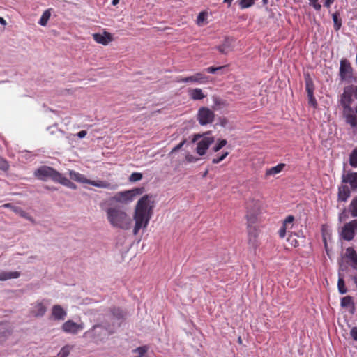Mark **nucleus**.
Listing matches in <instances>:
<instances>
[{
  "mask_svg": "<svg viewBox=\"0 0 357 357\" xmlns=\"http://www.w3.org/2000/svg\"><path fill=\"white\" fill-rule=\"evenodd\" d=\"M124 318V313L119 307H113L110 310V313L107 314L104 321H107L108 324H116V328L120 326V321Z\"/></svg>",
  "mask_w": 357,
  "mask_h": 357,
  "instance_id": "nucleus-11",
  "label": "nucleus"
},
{
  "mask_svg": "<svg viewBox=\"0 0 357 357\" xmlns=\"http://www.w3.org/2000/svg\"><path fill=\"white\" fill-rule=\"evenodd\" d=\"M341 307L343 308L351 307L352 310L354 309V303L352 296H347L341 299Z\"/></svg>",
  "mask_w": 357,
  "mask_h": 357,
  "instance_id": "nucleus-29",
  "label": "nucleus"
},
{
  "mask_svg": "<svg viewBox=\"0 0 357 357\" xmlns=\"http://www.w3.org/2000/svg\"><path fill=\"white\" fill-rule=\"evenodd\" d=\"M232 1H233V0H224V2L227 3L229 6H231Z\"/></svg>",
  "mask_w": 357,
  "mask_h": 357,
  "instance_id": "nucleus-57",
  "label": "nucleus"
},
{
  "mask_svg": "<svg viewBox=\"0 0 357 357\" xmlns=\"http://www.w3.org/2000/svg\"><path fill=\"white\" fill-rule=\"evenodd\" d=\"M187 140L185 139H183L181 142H180L178 145H176L175 147H174L171 152H170V154L178 151L179 149H181L183 146L184 144L186 143Z\"/></svg>",
  "mask_w": 357,
  "mask_h": 357,
  "instance_id": "nucleus-48",
  "label": "nucleus"
},
{
  "mask_svg": "<svg viewBox=\"0 0 357 357\" xmlns=\"http://www.w3.org/2000/svg\"><path fill=\"white\" fill-rule=\"evenodd\" d=\"M342 182L349 183L352 190L357 189V172H347L342 176Z\"/></svg>",
  "mask_w": 357,
  "mask_h": 357,
  "instance_id": "nucleus-17",
  "label": "nucleus"
},
{
  "mask_svg": "<svg viewBox=\"0 0 357 357\" xmlns=\"http://www.w3.org/2000/svg\"><path fill=\"white\" fill-rule=\"evenodd\" d=\"M119 0H112V3L113 6H116L119 3Z\"/></svg>",
  "mask_w": 357,
  "mask_h": 357,
  "instance_id": "nucleus-58",
  "label": "nucleus"
},
{
  "mask_svg": "<svg viewBox=\"0 0 357 357\" xmlns=\"http://www.w3.org/2000/svg\"><path fill=\"white\" fill-rule=\"evenodd\" d=\"M214 142L213 137H203L200 141L198 142L196 148V151L199 155H204L207 149L209 148L211 144Z\"/></svg>",
  "mask_w": 357,
  "mask_h": 357,
  "instance_id": "nucleus-16",
  "label": "nucleus"
},
{
  "mask_svg": "<svg viewBox=\"0 0 357 357\" xmlns=\"http://www.w3.org/2000/svg\"><path fill=\"white\" fill-rule=\"evenodd\" d=\"M285 164L280 163L278 165L267 169L265 174L266 178H268L269 176H273L279 174L283 170Z\"/></svg>",
  "mask_w": 357,
  "mask_h": 357,
  "instance_id": "nucleus-28",
  "label": "nucleus"
},
{
  "mask_svg": "<svg viewBox=\"0 0 357 357\" xmlns=\"http://www.w3.org/2000/svg\"><path fill=\"white\" fill-rule=\"evenodd\" d=\"M350 335L354 340L357 341V327H354L351 329Z\"/></svg>",
  "mask_w": 357,
  "mask_h": 357,
  "instance_id": "nucleus-51",
  "label": "nucleus"
},
{
  "mask_svg": "<svg viewBox=\"0 0 357 357\" xmlns=\"http://www.w3.org/2000/svg\"><path fill=\"white\" fill-rule=\"evenodd\" d=\"M52 317L54 320H64L67 316V312L60 305H54L52 308Z\"/></svg>",
  "mask_w": 357,
  "mask_h": 357,
  "instance_id": "nucleus-19",
  "label": "nucleus"
},
{
  "mask_svg": "<svg viewBox=\"0 0 357 357\" xmlns=\"http://www.w3.org/2000/svg\"><path fill=\"white\" fill-rule=\"evenodd\" d=\"M351 195V191L346 185H342L338 188V200L346 202Z\"/></svg>",
  "mask_w": 357,
  "mask_h": 357,
  "instance_id": "nucleus-22",
  "label": "nucleus"
},
{
  "mask_svg": "<svg viewBox=\"0 0 357 357\" xmlns=\"http://www.w3.org/2000/svg\"><path fill=\"white\" fill-rule=\"evenodd\" d=\"M215 118L214 112L209 108L202 107L199 109L197 113V120L200 125L205 126L213 123Z\"/></svg>",
  "mask_w": 357,
  "mask_h": 357,
  "instance_id": "nucleus-10",
  "label": "nucleus"
},
{
  "mask_svg": "<svg viewBox=\"0 0 357 357\" xmlns=\"http://www.w3.org/2000/svg\"><path fill=\"white\" fill-rule=\"evenodd\" d=\"M9 169L8 162L0 156V169L7 171Z\"/></svg>",
  "mask_w": 357,
  "mask_h": 357,
  "instance_id": "nucleus-43",
  "label": "nucleus"
},
{
  "mask_svg": "<svg viewBox=\"0 0 357 357\" xmlns=\"http://www.w3.org/2000/svg\"><path fill=\"white\" fill-rule=\"evenodd\" d=\"M261 202L259 199L250 198L245 203L246 218L250 224L255 223L261 209Z\"/></svg>",
  "mask_w": 357,
  "mask_h": 357,
  "instance_id": "nucleus-7",
  "label": "nucleus"
},
{
  "mask_svg": "<svg viewBox=\"0 0 357 357\" xmlns=\"http://www.w3.org/2000/svg\"><path fill=\"white\" fill-rule=\"evenodd\" d=\"M3 207L5 208H10L13 211H14L15 213L17 214H19L20 216L22 217H24V218H28L29 219V218H28L26 215H27V213L24 211L22 210V208L20 207H18V206H13L11 204L8 203V204H5L3 205Z\"/></svg>",
  "mask_w": 357,
  "mask_h": 357,
  "instance_id": "nucleus-30",
  "label": "nucleus"
},
{
  "mask_svg": "<svg viewBox=\"0 0 357 357\" xmlns=\"http://www.w3.org/2000/svg\"><path fill=\"white\" fill-rule=\"evenodd\" d=\"M352 280L354 281V282L356 284V287L357 288V275H354L352 277Z\"/></svg>",
  "mask_w": 357,
  "mask_h": 357,
  "instance_id": "nucleus-56",
  "label": "nucleus"
},
{
  "mask_svg": "<svg viewBox=\"0 0 357 357\" xmlns=\"http://www.w3.org/2000/svg\"><path fill=\"white\" fill-rule=\"evenodd\" d=\"M345 256L350 259L351 262V267L354 269L357 270V254L354 249L352 248H347L346 249Z\"/></svg>",
  "mask_w": 357,
  "mask_h": 357,
  "instance_id": "nucleus-24",
  "label": "nucleus"
},
{
  "mask_svg": "<svg viewBox=\"0 0 357 357\" xmlns=\"http://www.w3.org/2000/svg\"><path fill=\"white\" fill-rule=\"evenodd\" d=\"M238 342L241 343V337H238Z\"/></svg>",
  "mask_w": 357,
  "mask_h": 357,
  "instance_id": "nucleus-64",
  "label": "nucleus"
},
{
  "mask_svg": "<svg viewBox=\"0 0 357 357\" xmlns=\"http://www.w3.org/2000/svg\"><path fill=\"white\" fill-rule=\"evenodd\" d=\"M357 229V219L346 223L342 229L341 236L344 240L351 241L355 236V230Z\"/></svg>",
  "mask_w": 357,
  "mask_h": 357,
  "instance_id": "nucleus-12",
  "label": "nucleus"
},
{
  "mask_svg": "<svg viewBox=\"0 0 357 357\" xmlns=\"http://www.w3.org/2000/svg\"><path fill=\"white\" fill-rule=\"evenodd\" d=\"M333 26L335 31H339L342 26V19L339 12H335L332 15Z\"/></svg>",
  "mask_w": 357,
  "mask_h": 357,
  "instance_id": "nucleus-31",
  "label": "nucleus"
},
{
  "mask_svg": "<svg viewBox=\"0 0 357 357\" xmlns=\"http://www.w3.org/2000/svg\"><path fill=\"white\" fill-rule=\"evenodd\" d=\"M86 134L87 132L86 130H82L77 134V136L79 138H84L86 135Z\"/></svg>",
  "mask_w": 357,
  "mask_h": 357,
  "instance_id": "nucleus-52",
  "label": "nucleus"
},
{
  "mask_svg": "<svg viewBox=\"0 0 357 357\" xmlns=\"http://www.w3.org/2000/svg\"><path fill=\"white\" fill-rule=\"evenodd\" d=\"M51 16L50 9H47L43 12L40 20L39 24L41 26H46L50 17Z\"/></svg>",
  "mask_w": 357,
  "mask_h": 357,
  "instance_id": "nucleus-34",
  "label": "nucleus"
},
{
  "mask_svg": "<svg viewBox=\"0 0 357 357\" xmlns=\"http://www.w3.org/2000/svg\"><path fill=\"white\" fill-rule=\"evenodd\" d=\"M229 153L227 151L224 152L220 156H217L212 160V162L213 164H218L220 162L222 161L227 155Z\"/></svg>",
  "mask_w": 357,
  "mask_h": 357,
  "instance_id": "nucleus-42",
  "label": "nucleus"
},
{
  "mask_svg": "<svg viewBox=\"0 0 357 357\" xmlns=\"http://www.w3.org/2000/svg\"><path fill=\"white\" fill-rule=\"evenodd\" d=\"M207 14L205 12H201L197 18V23L198 25H201L206 19Z\"/></svg>",
  "mask_w": 357,
  "mask_h": 357,
  "instance_id": "nucleus-46",
  "label": "nucleus"
},
{
  "mask_svg": "<svg viewBox=\"0 0 357 357\" xmlns=\"http://www.w3.org/2000/svg\"><path fill=\"white\" fill-rule=\"evenodd\" d=\"M268 0H262V3L264 5H266L268 3Z\"/></svg>",
  "mask_w": 357,
  "mask_h": 357,
  "instance_id": "nucleus-60",
  "label": "nucleus"
},
{
  "mask_svg": "<svg viewBox=\"0 0 357 357\" xmlns=\"http://www.w3.org/2000/svg\"><path fill=\"white\" fill-rule=\"evenodd\" d=\"M353 97L357 99V85H348L344 87L343 93L340 96V104L342 107V116L345 122L351 128L357 127V116L354 114L351 104Z\"/></svg>",
  "mask_w": 357,
  "mask_h": 357,
  "instance_id": "nucleus-2",
  "label": "nucleus"
},
{
  "mask_svg": "<svg viewBox=\"0 0 357 357\" xmlns=\"http://www.w3.org/2000/svg\"><path fill=\"white\" fill-rule=\"evenodd\" d=\"M13 330L11 326L5 323L0 324V345H3L4 342L11 335Z\"/></svg>",
  "mask_w": 357,
  "mask_h": 357,
  "instance_id": "nucleus-18",
  "label": "nucleus"
},
{
  "mask_svg": "<svg viewBox=\"0 0 357 357\" xmlns=\"http://www.w3.org/2000/svg\"><path fill=\"white\" fill-rule=\"evenodd\" d=\"M71 349V347L69 345H66L63 347L56 357H68L70 354V351Z\"/></svg>",
  "mask_w": 357,
  "mask_h": 357,
  "instance_id": "nucleus-37",
  "label": "nucleus"
},
{
  "mask_svg": "<svg viewBox=\"0 0 357 357\" xmlns=\"http://www.w3.org/2000/svg\"><path fill=\"white\" fill-rule=\"evenodd\" d=\"M349 165L352 167H357V148H355L349 155Z\"/></svg>",
  "mask_w": 357,
  "mask_h": 357,
  "instance_id": "nucleus-35",
  "label": "nucleus"
},
{
  "mask_svg": "<svg viewBox=\"0 0 357 357\" xmlns=\"http://www.w3.org/2000/svg\"><path fill=\"white\" fill-rule=\"evenodd\" d=\"M238 5L241 9L248 8L255 4V0H238Z\"/></svg>",
  "mask_w": 357,
  "mask_h": 357,
  "instance_id": "nucleus-36",
  "label": "nucleus"
},
{
  "mask_svg": "<svg viewBox=\"0 0 357 357\" xmlns=\"http://www.w3.org/2000/svg\"><path fill=\"white\" fill-rule=\"evenodd\" d=\"M339 77L341 82H351L356 81L354 76V68L347 59H342L340 62Z\"/></svg>",
  "mask_w": 357,
  "mask_h": 357,
  "instance_id": "nucleus-8",
  "label": "nucleus"
},
{
  "mask_svg": "<svg viewBox=\"0 0 357 357\" xmlns=\"http://www.w3.org/2000/svg\"><path fill=\"white\" fill-rule=\"evenodd\" d=\"M61 328L66 333L75 335L84 328V324H77L72 320H68L63 324Z\"/></svg>",
  "mask_w": 357,
  "mask_h": 357,
  "instance_id": "nucleus-14",
  "label": "nucleus"
},
{
  "mask_svg": "<svg viewBox=\"0 0 357 357\" xmlns=\"http://www.w3.org/2000/svg\"><path fill=\"white\" fill-rule=\"evenodd\" d=\"M33 175L38 179L43 181L50 179L58 183L61 174L51 167L43 165L36 169Z\"/></svg>",
  "mask_w": 357,
  "mask_h": 357,
  "instance_id": "nucleus-6",
  "label": "nucleus"
},
{
  "mask_svg": "<svg viewBox=\"0 0 357 357\" xmlns=\"http://www.w3.org/2000/svg\"><path fill=\"white\" fill-rule=\"evenodd\" d=\"M69 176L71 179H73L77 182H79L81 183H87V182H88V178H86L84 176V175H83L79 172H77L74 170H70Z\"/></svg>",
  "mask_w": 357,
  "mask_h": 357,
  "instance_id": "nucleus-27",
  "label": "nucleus"
},
{
  "mask_svg": "<svg viewBox=\"0 0 357 357\" xmlns=\"http://www.w3.org/2000/svg\"><path fill=\"white\" fill-rule=\"evenodd\" d=\"M290 228H291V227H287L285 225H282V227L280 229V230L278 231L280 237V238H284L285 236V235H286L287 230L290 229Z\"/></svg>",
  "mask_w": 357,
  "mask_h": 357,
  "instance_id": "nucleus-49",
  "label": "nucleus"
},
{
  "mask_svg": "<svg viewBox=\"0 0 357 357\" xmlns=\"http://www.w3.org/2000/svg\"><path fill=\"white\" fill-rule=\"evenodd\" d=\"M202 137V135H199V134H196L193 136V138L192 139V143H195V142H197L199 139H200Z\"/></svg>",
  "mask_w": 357,
  "mask_h": 357,
  "instance_id": "nucleus-53",
  "label": "nucleus"
},
{
  "mask_svg": "<svg viewBox=\"0 0 357 357\" xmlns=\"http://www.w3.org/2000/svg\"><path fill=\"white\" fill-rule=\"evenodd\" d=\"M305 89L307 93L308 102L314 107H317V102L314 96V86L312 79L310 75L305 77Z\"/></svg>",
  "mask_w": 357,
  "mask_h": 357,
  "instance_id": "nucleus-15",
  "label": "nucleus"
},
{
  "mask_svg": "<svg viewBox=\"0 0 357 357\" xmlns=\"http://www.w3.org/2000/svg\"><path fill=\"white\" fill-rule=\"evenodd\" d=\"M210 77L206 76L205 74L202 73H197L191 76H188L183 78H178L177 79V82L183 83L192 82L202 84L208 83Z\"/></svg>",
  "mask_w": 357,
  "mask_h": 357,
  "instance_id": "nucleus-13",
  "label": "nucleus"
},
{
  "mask_svg": "<svg viewBox=\"0 0 357 357\" xmlns=\"http://www.w3.org/2000/svg\"><path fill=\"white\" fill-rule=\"evenodd\" d=\"M287 241L289 243V244L296 248V247H298L299 245V242L297 240L296 238V234H290L289 236V237L287 238Z\"/></svg>",
  "mask_w": 357,
  "mask_h": 357,
  "instance_id": "nucleus-38",
  "label": "nucleus"
},
{
  "mask_svg": "<svg viewBox=\"0 0 357 357\" xmlns=\"http://www.w3.org/2000/svg\"><path fill=\"white\" fill-rule=\"evenodd\" d=\"M154 206L155 202L151 195H145L138 200L133 214L135 226L132 232L134 235H137L141 229L147 227L153 214Z\"/></svg>",
  "mask_w": 357,
  "mask_h": 357,
  "instance_id": "nucleus-1",
  "label": "nucleus"
},
{
  "mask_svg": "<svg viewBox=\"0 0 357 357\" xmlns=\"http://www.w3.org/2000/svg\"><path fill=\"white\" fill-rule=\"evenodd\" d=\"M59 183H61L64 186H66L70 189H76L77 186L76 185L70 181L68 178L63 176L62 174L61 175V178H59V181H58Z\"/></svg>",
  "mask_w": 357,
  "mask_h": 357,
  "instance_id": "nucleus-32",
  "label": "nucleus"
},
{
  "mask_svg": "<svg viewBox=\"0 0 357 357\" xmlns=\"http://www.w3.org/2000/svg\"><path fill=\"white\" fill-rule=\"evenodd\" d=\"M341 271H344L342 264H340L339 273H338V281L337 288L340 294H344L347 292V289L345 287V282L344 280V275L340 273Z\"/></svg>",
  "mask_w": 357,
  "mask_h": 357,
  "instance_id": "nucleus-23",
  "label": "nucleus"
},
{
  "mask_svg": "<svg viewBox=\"0 0 357 357\" xmlns=\"http://www.w3.org/2000/svg\"><path fill=\"white\" fill-rule=\"evenodd\" d=\"M227 144V140L221 139L218 142V143L213 147V151L215 152H218L220 151L223 146Z\"/></svg>",
  "mask_w": 357,
  "mask_h": 357,
  "instance_id": "nucleus-45",
  "label": "nucleus"
},
{
  "mask_svg": "<svg viewBox=\"0 0 357 357\" xmlns=\"http://www.w3.org/2000/svg\"><path fill=\"white\" fill-rule=\"evenodd\" d=\"M354 112H356V114H357V106L356 107L355 110H354Z\"/></svg>",
  "mask_w": 357,
  "mask_h": 357,
  "instance_id": "nucleus-63",
  "label": "nucleus"
},
{
  "mask_svg": "<svg viewBox=\"0 0 357 357\" xmlns=\"http://www.w3.org/2000/svg\"><path fill=\"white\" fill-rule=\"evenodd\" d=\"M349 211L352 217H357V196L351 200L349 206Z\"/></svg>",
  "mask_w": 357,
  "mask_h": 357,
  "instance_id": "nucleus-33",
  "label": "nucleus"
},
{
  "mask_svg": "<svg viewBox=\"0 0 357 357\" xmlns=\"http://www.w3.org/2000/svg\"><path fill=\"white\" fill-rule=\"evenodd\" d=\"M208 172V170H206L203 174V177H205L207 175Z\"/></svg>",
  "mask_w": 357,
  "mask_h": 357,
  "instance_id": "nucleus-61",
  "label": "nucleus"
},
{
  "mask_svg": "<svg viewBox=\"0 0 357 357\" xmlns=\"http://www.w3.org/2000/svg\"><path fill=\"white\" fill-rule=\"evenodd\" d=\"M94 40L100 44L107 45L112 40V36L109 32L105 31L103 33H94L93 34Z\"/></svg>",
  "mask_w": 357,
  "mask_h": 357,
  "instance_id": "nucleus-20",
  "label": "nucleus"
},
{
  "mask_svg": "<svg viewBox=\"0 0 357 357\" xmlns=\"http://www.w3.org/2000/svg\"><path fill=\"white\" fill-rule=\"evenodd\" d=\"M0 24H1L2 25L6 24V20L1 17H0Z\"/></svg>",
  "mask_w": 357,
  "mask_h": 357,
  "instance_id": "nucleus-55",
  "label": "nucleus"
},
{
  "mask_svg": "<svg viewBox=\"0 0 357 357\" xmlns=\"http://www.w3.org/2000/svg\"><path fill=\"white\" fill-rule=\"evenodd\" d=\"M20 275V273L18 271H0V280L4 281L9 279L17 278Z\"/></svg>",
  "mask_w": 357,
  "mask_h": 357,
  "instance_id": "nucleus-25",
  "label": "nucleus"
},
{
  "mask_svg": "<svg viewBox=\"0 0 357 357\" xmlns=\"http://www.w3.org/2000/svg\"><path fill=\"white\" fill-rule=\"evenodd\" d=\"M189 96L194 100H199L204 99L206 96L203 93L201 89H192L188 91Z\"/></svg>",
  "mask_w": 357,
  "mask_h": 357,
  "instance_id": "nucleus-26",
  "label": "nucleus"
},
{
  "mask_svg": "<svg viewBox=\"0 0 357 357\" xmlns=\"http://www.w3.org/2000/svg\"><path fill=\"white\" fill-rule=\"evenodd\" d=\"M109 224L116 228L128 230L131 228L132 219L119 206H110L105 209Z\"/></svg>",
  "mask_w": 357,
  "mask_h": 357,
  "instance_id": "nucleus-3",
  "label": "nucleus"
},
{
  "mask_svg": "<svg viewBox=\"0 0 357 357\" xmlns=\"http://www.w3.org/2000/svg\"><path fill=\"white\" fill-rule=\"evenodd\" d=\"M47 301L46 299L37 300L31 304L29 310V315L34 318L43 317L47 310Z\"/></svg>",
  "mask_w": 357,
  "mask_h": 357,
  "instance_id": "nucleus-9",
  "label": "nucleus"
},
{
  "mask_svg": "<svg viewBox=\"0 0 357 357\" xmlns=\"http://www.w3.org/2000/svg\"><path fill=\"white\" fill-rule=\"evenodd\" d=\"M185 160L188 162H195L199 160V158L192 155L188 154L185 155Z\"/></svg>",
  "mask_w": 357,
  "mask_h": 357,
  "instance_id": "nucleus-50",
  "label": "nucleus"
},
{
  "mask_svg": "<svg viewBox=\"0 0 357 357\" xmlns=\"http://www.w3.org/2000/svg\"><path fill=\"white\" fill-rule=\"evenodd\" d=\"M294 220V217L293 215H288L285 218V220L283 221L282 225H285L287 227H292Z\"/></svg>",
  "mask_w": 357,
  "mask_h": 357,
  "instance_id": "nucleus-41",
  "label": "nucleus"
},
{
  "mask_svg": "<svg viewBox=\"0 0 357 357\" xmlns=\"http://www.w3.org/2000/svg\"><path fill=\"white\" fill-rule=\"evenodd\" d=\"M142 178V174L139 172H133L129 177V181L130 182H137L140 181Z\"/></svg>",
  "mask_w": 357,
  "mask_h": 357,
  "instance_id": "nucleus-40",
  "label": "nucleus"
},
{
  "mask_svg": "<svg viewBox=\"0 0 357 357\" xmlns=\"http://www.w3.org/2000/svg\"><path fill=\"white\" fill-rule=\"evenodd\" d=\"M229 47V45L225 42V43L219 45L217 48L220 53L226 54L228 52Z\"/></svg>",
  "mask_w": 357,
  "mask_h": 357,
  "instance_id": "nucleus-44",
  "label": "nucleus"
},
{
  "mask_svg": "<svg viewBox=\"0 0 357 357\" xmlns=\"http://www.w3.org/2000/svg\"><path fill=\"white\" fill-rule=\"evenodd\" d=\"M225 66H218V67H213L211 66L206 69H204V71L208 73L215 74L218 73L219 71L222 70L223 68H225Z\"/></svg>",
  "mask_w": 357,
  "mask_h": 357,
  "instance_id": "nucleus-39",
  "label": "nucleus"
},
{
  "mask_svg": "<svg viewBox=\"0 0 357 357\" xmlns=\"http://www.w3.org/2000/svg\"><path fill=\"white\" fill-rule=\"evenodd\" d=\"M115 330L116 324L114 323L108 324L106 321L100 324L94 325L83 334V337L98 344L100 342L105 341L110 335L114 333Z\"/></svg>",
  "mask_w": 357,
  "mask_h": 357,
  "instance_id": "nucleus-4",
  "label": "nucleus"
},
{
  "mask_svg": "<svg viewBox=\"0 0 357 357\" xmlns=\"http://www.w3.org/2000/svg\"><path fill=\"white\" fill-rule=\"evenodd\" d=\"M310 1V5L312 6L316 10H320L321 8V5L319 3V0H308Z\"/></svg>",
  "mask_w": 357,
  "mask_h": 357,
  "instance_id": "nucleus-47",
  "label": "nucleus"
},
{
  "mask_svg": "<svg viewBox=\"0 0 357 357\" xmlns=\"http://www.w3.org/2000/svg\"><path fill=\"white\" fill-rule=\"evenodd\" d=\"M56 132L58 133L61 134V135H65V132L61 131V130H60L56 129Z\"/></svg>",
  "mask_w": 357,
  "mask_h": 357,
  "instance_id": "nucleus-59",
  "label": "nucleus"
},
{
  "mask_svg": "<svg viewBox=\"0 0 357 357\" xmlns=\"http://www.w3.org/2000/svg\"><path fill=\"white\" fill-rule=\"evenodd\" d=\"M46 188H47V189H50V190H56V188H54V187H52V188H49V187H47H47H46Z\"/></svg>",
  "mask_w": 357,
  "mask_h": 357,
  "instance_id": "nucleus-62",
  "label": "nucleus"
},
{
  "mask_svg": "<svg viewBox=\"0 0 357 357\" xmlns=\"http://www.w3.org/2000/svg\"><path fill=\"white\" fill-rule=\"evenodd\" d=\"M87 184H90L93 186H96L100 188H106L109 190H115L117 188V185L116 184H112L106 181H101V180H90L88 179Z\"/></svg>",
  "mask_w": 357,
  "mask_h": 357,
  "instance_id": "nucleus-21",
  "label": "nucleus"
},
{
  "mask_svg": "<svg viewBox=\"0 0 357 357\" xmlns=\"http://www.w3.org/2000/svg\"><path fill=\"white\" fill-rule=\"evenodd\" d=\"M145 192L144 187L135 188L131 190L116 192L114 196L109 197L107 202L109 204L114 202L127 204L132 202L137 196Z\"/></svg>",
  "mask_w": 357,
  "mask_h": 357,
  "instance_id": "nucleus-5",
  "label": "nucleus"
},
{
  "mask_svg": "<svg viewBox=\"0 0 357 357\" xmlns=\"http://www.w3.org/2000/svg\"><path fill=\"white\" fill-rule=\"evenodd\" d=\"M334 0H326L324 6L328 8L333 3Z\"/></svg>",
  "mask_w": 357,
  "mask_h": 357,
  "instance_id": "nucleus-54",
  "label": "nucleus"
}]
</instances>
